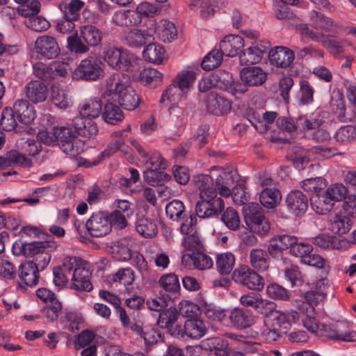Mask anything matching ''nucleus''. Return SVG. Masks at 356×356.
Wrapping results in <instances>:
<instances>
[{"label":"nucleus","instance_id":"nucleus-62","mask_svg":"<svg viewBox=\"0 0 356 356\" xmlns=\"http://www.w3.org/2000/svg\"><path fill=\"white\" fill-rule=\"evenodd\" d=\"M113 282H119L124 286L131 285L135 280V274L130 268H121L112 275Z\"/></svg>","mask_w":356,"mask_h":356},{"label":"nucleus","instance_id":"nucleus-54","mask_svg":"<svg viewBox=\"0 0 356 356\" xmlns=\"http://www.w3.org/2000/svg\"><path fill=\"white\" fill-rule=\"evenodd\" d=\"M267 323L283 334H286L290 329L285 313L280 311L274 312Z\"/></svg>","mask_w":356,"mask_h":356},{"label":"nucleus","instance_id":"nucleus-34","mask_svg":"<svg viewBox=\"0 0 356 356\" xmlns=\"http://www.w3.org/2000/svg\"><path fill=\"white\" fill-rule=\"evenodd\" d=\"M195 186L200 191V197L204 195L218 194L213 186V180L209 175H197L193 177Z\"/></svg>","mask_w":356,"mask_h":356},{"label":"nucleus","instance_id":"nucleus-61","mask_svg":"<svg viewBox=\"0 0 356 356\" xmlns=\"http://www.w3.org/2000/svg\"><path fill=\"white\" fill-rule=\"evenodd\" d=\"M195 79V74L192 71H183L179 73L174 82L180 90L189 88Z\"/></svg>","mask_w":356,"mask_h":356},{"label":"nucleus","instance_id":"nucleus-48","mask_svg":"<svg viewBox=\"0 0 356 356\" xmlns=\"http://www.w3.org/2000/svg\"><path fill=\"white\" fill-rule=\"evenodd\" d=\"M165 213L167 217L172 222H177L186 212L184 203L179 200H173L165 206Z\"/></svg>","mask_w":356,"mask_h":356},{"label":"nucleus","instance_id":"nucleus-33","mask_svg":"<svg viewBox=\"0 0 356 356\" xmlns=\"http://www.w3.org/2000/svg\"><path fill=\"white\" fill-rule=\"evenodd\" d=\"M111 98L106 99V103L102 113L104 121L111 124H115L121 122L124 118L123 112L118 105L113 102H108Z\"/></svg>","mask_w":356,"mask_h":356},{"label":"nucleus","instance_id":"nucleus-64","mask_svg":"<svg viewBox=\"0 0 356 356\" xmlns=\"http://www.w3.org/2000/svg\"><path fill=\"white\" fill-rule=\"evenodd\" d=\"M67 47L76 54H84L89 51V46L83 42L77 34L71 35L67 38Z\"/></svg>","mask_w":356,"mask_h":356},{"label":"nucleus","instance_id":"nucleus-1","mask_svg":"<svg viewBox=\"0 0 356 356\" xmlns=\"http://www.w3.org/2000/svg\"><path fill=\"white\" fill-rule=\"evenodd\" d=\"M102 97L111 98L126 110H134L139 105L140 98L136 91L120 79L119 74L108 76L102 89Z\"/></svg>","mask_w":356,"mask_h":356},{"label":"nucleus","instance_id":"nucleus-45","mask_svg":"<svg viewBox=\"0 0 356 356\" xmlns=\"http://www.w3.org/2000/svg\"><path fill=\"white\" fill-rule=\"evenodd\" d=\"M311 241L321 249H338L341 246L340 241L336 236L325 233L318 234Z\"/></svg>","mask_w":356,"mask_h":356},{"label":"nucleus","instance_id":"nucleus-14","mask_svg":"<svg viewBox=\"0 0 356 356\" xmlns=\"http://www.w3.org/2000/svg\"><path fill=\"white\" fill-rule=\"evenodd\" d=\"M288 210L296 216H302L308 207V199L300 191H291L285 200Z\"/></svg>","mask_w":356,"mask_h":356},{"label":"nucleus","instance_id":"nucleus-25","mask_svg":"<svg viewBox=\"0 0 356 356\" xmlns=\"http://www.w3.org/2000/svg\"><path fill=\"white\" fill-rule=\"evenodd\" d=\"M38 272L33 261L22 263L18 270V275L22 282L29 286H35L38 282Z\"/></svg>","mask_w":356,"mask_h":356},{"label":"nucleus","instance_id":"nucleus-31","mask_svg":"<svg viewBox=\"0 0 356 356\" xmlns=\"http://www.w3.org/2000/svg\"><path fill=\"white\" fill-rule=\"evenodd\" d=\"M202 347L214 351L216 356H227L229 351L227 342L220 337H211L202 341Z\"/></svg>","mask_w":356,"mask_h":356},{"label":"nucleus","instance_id":"nucleus-28","mask_svg":"<svg viewBox=\"0 0 356 356\" xmlns=\"http://www.w3.org/2000/svg\"><path fill=\"white\" fill-rule=\"evenodd\" d=\"M266 51V47L262 44H254L244 50L240 55L241 63L244 65L257 63L261 60Z\"/></svg>","mask_w":356,"mask_h":356},{"label":"nucleus","instance_id":"nucleus-24","mask_svg":"<svg viewBox=\"0 0 356 356\" xmlns=\"http://www.w3.org/2000/svg\"><path fill=\"white\" fill-rule=\"evenodd\" d=\"M207 108L208 112L216 115H220L229 111L231 104L225 98L212 92L207 96Z\"/></svg>","mask_w":356,"mask_h":356},{"label":"nucleus","instance_id":"nucleus-40","mask_svg":"<svg viewBox=\"0 0 356 356\" xmlns=\"http://www.w3.org/2000/svg\"><path fill=\"white\" fill-rule=\"evenodd\" d=\"M84 5L85 2L81 0H71L68 3H60L58 8L65 17L77 21Z\"/></svg>","mask_w":356,"mask_h":356},{"label":"nucleus","instance_id":"nucleus-27","mask_svg":"<svg viewBox=\"0 0 356 356\" xmlns=\"http://www.w3.org/2000/svg\"><path fill=\"white\" fill-rule=\"evenodd\" d=\"M22 137L16 141V146L24 156L27 154L30 156H35L38 154L42 149V145L33 138L29 137L31 135L22 134Z\"/></svg>","mask_w":356,"mask_h":356},{"label":"nucleus","instance_id":"nucleus-19","mask_svg":"<svg viewBox=\"0 0 356 356\" xmlns=\"http://www.w3.org/2000/svg\"><path fill=\"white\" fill-rule=\"evenodd\" d=\"M238 175L234 170L222 171L216 179V187L222 196L228 197L231 194L234 183Z\"/></svg>","mask_w":356,"mask_h":356},{"label":"nucleus","instance_id":"nucleus-35","mask_svg":"<svg viewBox=\"0 0 356 356\" xmlns=\"http://www.w3.org/2000/svg\"><path fill=\"white\" fill-rule=\"evenodd\" d=\"M334 202L327 192L323 195L315 194L311 197V205L312 209L319 214H324L330 211L334 207Z\"/></svg>","mask_w":356,"mask_h":356},{"label":"nucleus","instance_id":"nucleus-63","mask_svg":"<svg viewBox=\"0 0 356 356\" xmlns=\"http://www.w3.org/2000/svg\"><path fill=\"white\" fill-rule=\"evenodd\" d=\"M26 26L33 31L41 32L47 30L50 24L44 17L34 15L25 20Z\"/></svg>","mask_w":356,"mask_h":356},{"label":"nucleus","instance_id":"nucleus-42","mask_svg":"<svg viewBox=\"0 0 356 356\" xmlns=\"http://www.w3.org/2000/svg\"><path fill=\"white\" fill-rule=\"evenodd\" d=\"M235 260V257L232 252L218 254L216 260L217 270L223 275L229 274L233 270Z\"/></svg>","mask_w":356,"mask_h":356},{"label":"nucleus","instance_id":"nucleus-58","mask_svg":"<svg viewBox=\"0 0 356 356\" xmlns=\"http://www.w3.org/2000/svg\"><path fill=\"white\" fill-rule=\"evenodd\" d=\"M40 3L38 0H26L17 9L19 14L26 17L36 15L40 12Z\"/></svg>","mask_w":356,"mask_h":356},{"label":"nucleus","instance_id":"nucleus-13","mask_svg":"<svg viewBox=\"0 0 356 356\" xmlns=\"http://www.w3.org/2000/svg\"><path fill=\"white\" fill-rule=\"evenodd\" d=\"M15 118V114L12 108H5L1 114L0 126L6 131H15L16 134L28 135L34 134L35 130L31 127L17 124Z\"/></svg>","mask_w":356,"mask_h":356},{"label":"nucleus","instance_id":"nucleus-26","mask_svg":"<svg viewBox=\"0 0 356 356\" xmlns=\"http://www.w3.org/2000/svg\"><path fill=\"white\" fill-rule=\"evenodd\" d=\"M298 310L301 312V320L303 326L310 332L318 334L320 325H318L315 318L314 306L301 304L298 306Z\"/></svg>","mask_w":356,"mask_h":356},{"label":"nucleus","instance_id":"nucleus-53","mask_svg":"<svg viewBox=\"0 0 356 356\" xmlns=\"http://www.w3.org/2000/svg\"><path fill=\"white\" fill-rule=\"evenodd\" d=\"M232 76L228 72L218 70L211 74V81L214 86L222 90H227L232 83Z\"/></svg>","mask_w":356,"mask_h":356},{"label":"nucleus","instance_id":"nucleus-39","mask_svg":"<svg viewBox=\"0 0 356 356\" xmlns=\"http://www.w3.org/2000/svg\"><path fill=\"white\" fill-rule=\"evenodd\" d=\"M137 232L145 238H152L157 234L158 227L156 222L147 217L140 218L136 223Z\"/></svg>","mask_w":356,"mask_h":356},{"label":"nucleus","instance_id":"nucleus-51","mask_svg":"<svg viewBox=\"0 0 356 356\" xmlns=\"http://www.w3.org/2000/svg\"><path fill=\"white\" fill-rule=\"evenodd\" d=\"M51 98L53 103L60 108H67L70 104L67 92L57 86L51 88Z\"/></svg>","mask_w":356,"mask_h":356},{"label":"nucleus","instance_id":"nucleus-10","mask_svg":"<svg viewBox=\"0 0 356 356\" xmlns=\"http://www.w3.org/2000/svg\"><path fill=\"white\" fill-rule=\"evenodd\" d=\"M33 52L38 54V58L54 59L60 54V49L55 38L43 35L35 41Z\"/></svg>","mask_w":356,"mask_h":356},{"label":"nucleus","instance_id":"nucleus-47","mask_svg":"<svg viewBox=\"0 0 356 356\" xmlns=\"http://www.w3.org/2000/svg\"><path fill=\"white\" fill-rule=\"evenodd\" d=\"M330 223V230L339 235L346 234L351 227L350 220L346 216L338 214L331 217Z\"/></svg>","mask_w":356,"mask_h":356},{"label":"nucleus","instance_id":"nucleus-32","mask_svg":"<svg viewBox=\"0 0 356 356\" xmlns=\"http://www.w3.org/2000/svg\"><path fill=\"white\" fill-rule=\"evenodd\" d=\"M184 333L189 338L199 339L207 332V327L203 321L199 318H190L184 323Z\"/></svg>","mask_w":356,"mask_h":356},{"label":"nucleus","instance_id":"nucleus-29","mask_svg":"<svg viewBox=\"0 0 356 356\" xmlns=\"http://www.w3.org/2000/svg\"><path fill=\"white\" fill-rule=\"evenodd\" d=\"M310 18L313 27L316 30L320 29L325 32H331L334 31L339 27L338 24L331 18L316 10L312 11Z\"/></svg>","mask_w":356,"mask_h":356},{"label":"nucleus","instance_id":"nucleus-36","mask_svg":"<svg viewBox=\"0 0 356 356\" xmlns=\"http://www.w3.org/2000/svg\"><path fill=\"white\" fill-rule=\"evenodd\" d=\"M138 79L145 86L155 88L161 84L163 74L154 68H145L140 72Z\"/></svg>","mask_w":356,"mask_h":356},{"label":"nucleus","instance_id":"nucleus-41","mask_svg":"<svg viewBox=\"0 0 356 356\" xmlns=\"http://www.w3.org/2000/svg\"><path fill=\"white\" fill-rule=\"evenodd\" d=\"M186 258L190 259L193 267L200 270H208L213 266L212 259L204 251L186 254L183 257V261Z\"/></svg>","mask_w":356,"mask_h":356},{"label":"nucleus","instance_id":"nucleus-60","mask_svg":"<svg viewBox=\"0 0 356 356\" xmlns=\"http://www.w3.org/2000/svg\"><path fill=\"white\" fill-rule=\"evenodd\" d=\"M159 285L166 291L176 292L179 289V282L177 276L174 273L163 275L159 281Z\"/></svg>","mask_w":356,"mask_h":356},{"label":"nucleus","instance_id":"nucleus-38","mask_svg":"<svg viewBox=\"0 0 356 356\" xmlns=\"http://www.w3.org/2000/svg\"><path fill=\"white\" fill-rule=\"evenodd\" d=\"M80 32L81 38L89 47H95L100 44L102 35L96 26L92 25L83 26Z\"/></svg>","mask_w":356,"mask_h":356},{"label":"nucleus","instance_id":"nucleus-3","mask_svg":"<svg viewBox=\"0 0 356 356\" xmlns=\"http://www.w3.org/2000/svg\"><path fill=\"white\" fill-rule=\"evenodd\" d=\"M104 59L115 70L135 73L140 70V59L123 48L108 47L104 50Z\"/></svg>","mask_w":356,"mask_h":356},{"label":"nucleus","instance_id":"nucleus-59","mask_svg":"<svg viewBox=\"0 0 356 356\" xmlns=\"http://www.w3.org/2000/svg\"><path fill=\"white\" fill-rule=\"evenodd\" d=\"M221 220L229 229L236 230L239 227V217L234 209L227 208L222 214Z\"/></svg>","mask_w":356,"mask_h":356},{"label":"nucleus","instance_id":"nucleus-11","mask_svg":"<svg viewBox=\"0 0 356 356\" xmlns=\"http://www.w3.org/2000/svg\"><path fill=\"white\" fill-rule=\"evenodd\" d=\"M85 226L93 237H102L111 232L108 215L102 211L93 213L86 221Z\"/></svg>","mask_w":356,"mask_h":356},{"label":"nucleus","instance_id":"nucleus-9","mask_svg":"<svg viewBox=\"0 0 356 356\" xmlns=\"http://www.w3.org/2000/svg\"><path fill=\"white\" fill-rule=\"evenodd\" d=\"M232 279L249 289L260 291L264 287L262 277L250 267L243 265L234 270Z\"/></svg>","mask_w":356,"mask_h":356},{"label":"nucleus","instance_id":"nucleus-23","mask_svg":"<svg viewBox=\"0 0 356 356\" xmlns=\"http://www.w3.org/2000/svg\"><path fill=\"white\" fill-rule=\"evenodd\" d=\"M72 126L76 136L92 138L98 134L97 124L91 119L76 117L72 120Z\"/></svg>","mask_w":356,"mask_h":356},{"label":"nucleus","instance_id":"nucleus-20","mask_svg":"<svg viewBox=\"0 0 356 356\" xmlns=\"http://www.w3.org/2000/svg\"><path fill=\"white\" fill-rule=\"evenodd\" d=\"M12 110L15 114L16 118L22 125L29 126V124L35 118L33 106L27 100H17Z\"/></svg>","mask_w":356,"mask_h":356},{"label":"nucleus","instance_id":"nucleus-8","mask_svg":"<svg viewBox=\"0 0 356 356\" xmlns=\"http://www.w3.org/2000/svg\"><path fill=\"white\" fill-rule=\"evenodd\" d=\"M318 334L328 339L344 341H355L356 332L348 331V324L345 321H339L329 325H320Z\"/></svg>","mask_w":356,"mask_h":356},{"label":"nucleus","instance_id":"nucleus-21","mask_svg":"<svg viewBox=\"0 0 356 356\" xmlns=\"http://www.w3.org/2000/svg\"><path fill=\"white\" fill-rule=\"evenodd\" d=\"M26 97L33 103H40L46 100L49 90L46 84L40 81H31L25 87Z\"/></svg>","mask_w":356,"mask_h":356},{"label":"nucleus","instance_id":"nucleus-37","mask_svg":"<svg viewBox=\"0 0 356 356\" xmlns=\"http://www.w3.org/2000/svg\"><path fill=\"white\" fill-rule=\"evenodd\" d=\"M102 109V102L97 98L92 99L80 106L79 114L83 118H95L99 117Z\"/></svg>","mask_w":356,"mask_h":356},{"label":"nucleus","instance_id":"nucleus-46","mask_svg":"<svg viewBox=\"0 0 356 356\" xmlns=\"http://www.w3.org/2000/svg\"><path fill=\"white\" fill-rule=\"evenodd\" d=\"M184 248L191 253L205 251L203 241L196 232L185 235L182 239Z\"/></svg>","mask_w":356,"mask_h":356},{"label":"nucleus","instance_id":"nucleus-30","mask_svg":"<svg viewBox=\"0 0 356 356\" xmlns=\"http://www.w3.org/2000/svg\"><path fill=\"white\" fill-rule=\"evenodd\" d=\"M250 262L252 267L258 271H265L270 266V259L268 253L261 248L252 249L250 251Z\"/></svg>","mask_w":356,"mask_h":356},{"label":"nucleus","instance_id":"nucleus-6","mask_svg":"<svg viewBox=\"0 0 356 356\" xmlns=\"http://www.w3.org/2000/svg\"><path fill=\"white\" fill-rule=\"evenodd\" d=\"M47 238L42 241L31 243H15L13 245V252L16 254H23L26 257H35L44 250H55L57 243L51 241V236L47 234Z\"/></svg>","mask_w":356,"mask_h":356},{"label":"nucleus","instance_id":"nucleus-22","mask_svg":"<svg viewBox=\"0 0 356 356\" xmlns=\"http://www.w3.org/2000/svg\"><path fill=\"white\" fill-rule=\"evenodd\" d=\"M222 54L233 57L236 56L244 46L243 38L238 35H230L224 38L220 42Z\"/></svg>","mask_w":356,"mask_h":356},{"label":"nucleus","instance_id":"nucleus-18","mask_svg":"<svg viewBox=\"0 0 356 356\" xmlns=\"http://www.w3.org/2000/svg\"><path fill=\"white\" fill-rule=\"evenodd\" d=\"M229 319L232 325L238 330L250 327L254 323L252 313L247 309L235 308L231 311Z\"/></svg>","mask_w":356,"mask_h":356},{"label":"nucleus","instance_id":"nucleus-15","mask_svg":"<svg viewBox=\"0 0 356 356\" xmlns=\"http://www.w3.org/2000/svg\"><path fill=\"white\" fill-rule=\"evenodd\" d=\"M268 57L269 62L272 65L280 68H287L293 63L295 55L290 49L277 46L269 51Z\"/></svg>","mask_w":356,"mask_h":356},{"label":"nucleus","instance_id":"nucleus-17","mask_svg":"<svg viewBox=\"0 0 356 356\" xmlns=\"http://www.w3.org/2000/svg\"><path fill=\"white\" fill-rule=\"evenodd\" d=\"M241 79L248 86L262 85L267 79L266 72L257 66H248L241 70Z\"/></svg>","mask_w":356,"mask_h":356},{"label":"nucleus","instance_id":"nucleus-7","mask_svg":"<svg viewBox=\"0 0 356 356\" xmlns=\"http://www.w3.org/2000/svg\"><path fill=\"white\" fill-rule=\"evenodd\" d=\"M102 65V61L95 57H89L82 60L74 71V78L86 81H95L103 73Z\"/></svg>","mask_w":356,"mask_h":356},{"label":"nucleus","instance_id":"nucleus-5","mask_svg":"<svg viewBox=\"0 0 356 356\" xmlns=\"http://www.w3.org/2000/svg\"><path fill=\"white\" fill-rule=\"evenodd\" d=\"M224 207V202L218 194L204 195L195 207V215L200 218H211L218 215Z\"/></svg>","mask_w":356,"mask_h":356},{"label":"nucleus","instance_id":"nucleus-4","mask_svg":"<svg viewBox=\"0 0 356 356\" xmlns=\"http://www.w3.org/2000/svg\"><path fill=\"white\" fill-rule=\"evenodd\" d=\"M246 225L259 235H266L270 229V224L264 209L257 203H248L243 207Z\"/></svg>","mask_w":356,"mask_h":356},{"label":"nucleus","instance_id":"nucleus-49","mask_svg":"<svg viewBox=\"0 0 356 356\" xmlns=\"http://www.w3.org/2000/svg\"><path fill=\"white\" fill-rule=\"evenodd\" d=\"M179 317L176 308L170 307L160 312L157 320V325L162 329L168 327L172 323H177Z\"/></svg>","mask_w":356,"mask_h":356},{"label":"nucleus","instance_id":"nucleus-44","mask_svg":"<svg viewBox=\"0 0 356 356\" xmlns=\"http://www.w3.org/2000/svg\"><path fill=\"white\" fill-rule=\"evenodd\" d=\"M165 51L163 46L157 43L148 42L143 51V56L149 62L161 63Z\"/></svg>","mask_w":356,"mask_h":356},{"label":"nucleus","instance_id":"nucleus-2","mask_svg":"<svg viewBox=\"0 0 356 356\" xmlns=\"http://www.w3.org/2000/svg\"><path fill=\"white\" fill-rule=\"evenodd\" d=\"M76 131L72 127H55L51 131H40L37 134L39 140L48 145H58L66 154H72Z\"/></svg>","mask_w":356,"mask_h":356},{"label":"nucleus","instance_id":"nucleus-43","mask_svg":"<svg viewBox=\"0 0 356 356\" xmlns=\"http://www.w3.org/2000/svg\"><path fill=\"white\" fill-rule=\"evenodd\" d=\"M281 198V193L278 189L266 188L261 192L259 200L264 207L273 209L280 202Z\"/></svg>","mask_w":356,"mask_h":356},{"label":"nucleus","instance_id":"nucleus-50","mask_svg":"<svg viewBox=\"0 0 356 356\" xmlns=\"http://www.w3.org/2000/svg\"><path fill=\"white\" fill-rule=\"evenodd\" d=\"M222 61V52L219 49H213L204 57L201 65L202 69L210 71L218 67Z\"/></svg>","mask_w":356,"mask_h":356},{"label":"nucleus","instance_id":"nucleus-55","mask_svg":"<svg viewBox=\"0 0 356 356\" xmlns=\"http://www.w3.org/2000/svg\"><path fill=\"white\" fill-rule=\"evenodd\" d=\"M6 158L8 166L15 164L22 167H31L33 164L32 161L24 156L22 152H19L15 149L8 152Z\"/></svg>","mask_w":356,"mask_h":356},{"label":"nucleus","instance_id":"nucleus-52","mask_svg":"<svg viewBox=\"0 0 356 356\" xmlns=\"http://www.w3.org/2000/svg\"><path fill=\"white\" fill-rule=\"evenodd\" d=\"M176 222L179 223V229L182 234L187 235L196 232L197 218L193 214L186 213Z\"/></svg>","mask_w":356,"mask_h":356},{"label":"nucleus","instance_id":"nucleus-12","mask_svg":"<svg viewBox=\"0 0 356 356\" xmlns=\"http://www.w3.org/2000/svg\"><path fill=\"white\" fill-rule=\"evenodd\" d=\"M154 32L151 30L130 29L123 32V42L134 48H140L154 40Z\"/></svg>","mask_w":356,"mask_h":356},{"label":"nucleus","instance_id":"nucleus-56","mask_svg":"<svg viewBox=\"0 0 356 356\" xmlns=\"http://www.w3.org/2000/svg\"><path fill=\"white\" fill-rule=\"evenodd\" d=\"M302 120L303 116L298 118L296 119V121L290 118L280 117L277 119L276 124L280 129L291 133L295 131L298 127H300Z\"/></svg>","mask_w":356,"mask_h":356},{"label":"nucleus","instance_id":"nucleus-16","mask_svg":"<svg viewBox=\"0 0 356 356\" xmlns=\"http://www.w3.org/2000/svg\"><path fill=\"white\" fill-rule=\"evenodd\" d=\"M90 276L91 272L87 262L82 267L74 270L71 288L76 291H90L92 289V284L90 280Z\"/></svg>","mask_w":356,"mask_h":356},{"label":"nucleus","instance_id":"nucleus-57","mask_svg":"<svg viewBox=\"0 0 356 356\" xmlns=\"http://www.w3.org/2000/svg\"><path fill=\"white\" fill-rule=\"evenodd\" d=\"M145 180L149 184L154 185H162L164 181H168L170 179V176L163 171L155 170H147L144 172Z\"/></svg>","mask_w":356,"mask_h":356}]
</instances>
